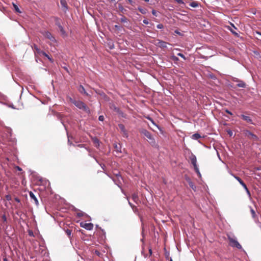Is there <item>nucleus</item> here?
Returning a JSON list of instances; mask_svg holds the SVG:
<instances>
[{
	"instance_id": "nucleus-1",
	"label": "nucleus",
	"mask_w": 261,
	"mask_h": 261,
	"mask_svg": "<svg viewBox=\"0 0 261 261\" xmlns=\"http://www.w3.org/2000/svg\"><path fill=\"white\" fill-rule=\"evenodd\" d=\"M70 101L74 105L75 107L81 110H84L88 114H90L91 111L90 109L87 105L81 100H76L70 98Z\"/></svg>"
},
{
	"instance_id": "nucleus-2",
	"label": "nucleus",
	"mask_w": 261,
	"mask_h": 261,
	"mask_svg": "<svg viewBox=\"0 0 261 261\" xmlns=\"http://www.w3.org/2000/svg\"><path fill=\"white\" fill-rule=\"evenodd\" d=\"M140 133L143 135L147 138L149 140V143L152 145H154L155 144V141L151 134L145 129H142L140 130Z\"/></svg>"
},
{
	"instance_id": "nucleus-3",
	"label": "nucleus",
	"mask_w": 261,
	"mask_h": 261,
	"mask_svg": "<svg viewBox=\"0 0 261 261\" xmlns=\"http://www.w3.org/2000/svg\"><path fill=\"white\" fill-rule=\"evenodd\" d=\"M228 239L229 241V245L232 247H236L238 249H242V246L238 242L235 237H231L230 236H228Z\"/></svg>"
},
{
	"instance_id": "nucleus-4",
	"label": "nucleus",
	"mask_w": 261,
	"mask_h": 261,
	"mask_svg": "<svg viewBox=\"0 0 261 261\" xmlns=\"http://www.w3.org/2000/svg\"><path fill=\"white\" fill-rule=\"evenodd\" d=\"M230 174L234 177V178L235 179H236L239 182V183L242 185V187H243L244 189L245 190V191H246V193H247V194L250 196V192L249 191V190H248V189L247 188V186L246 185V184L244 182V181L241 179V178L240 177H239V176H237L236 175H235L234 174H233L232 173H231Z\"/></svg>"
},
{
	"instance_id": "nucleus-5",
	"label": "nucleus",
	"mask_w": 261,
	"mask_h": 261,
	"mask_svg": "<svg viewBox=\"0 0 261 261\" xmlns=\"http://www.w3.org/2000/svg\"><path fill=\"white\" fill-rule=\"evenodd\" d=\"M244 134L249 139L252 140L254 141H257L259 140V138L256 135H254L248 130H245Z\"/></svg>"
},
{
	"instance_id": "nucleus-6",
	"label": "nucleus",
	"mask_w": 261,
	"mask_h": 261,
	"mask_svg": "<svg viewBox=\"0 0 261 261\" xmlns=\"http://www.w3.org/2000/svg\"><path fill=\"white\" fill-rule=\"evenodd\" d=\"M230 80L234 82L238 83L237 86L239 88H246V83L243 81L242 80H241L236 77L231 76Z\"/></svg>"
},
{
	"instance_id": "nucleus-7",
	"label": "nucleus",
	"mask_w": 261,
	"mask_h": 261,
	"mask_svg": "<svg viewBox=\"0 0 261 261\" xmlns=\"http://www.w3.org/2000/svg\"><path fill=\"white\" fill-rule=\"evenodd\" d=\"M40 33L43 35L45 38L48 39L52 42H56L55 38L52 35V34L47 31H41Z\"/></svg>"
},
{
	"instance_id": "nucleus-8",
	"label": "nucleus",
	"mask_w": 261,
	"mask_h": 261,
	"mask_svg": "<svg viewBox=\"0 0 261 261\" xmlns=\"http://www.w3.org/2000/svg\"><path fill=\"white\" fill-rule=\"evenodd\" d=\"M240 118L242 119L244 121L251 124H254L252 119L250 118V117L248 116L245 115L244 114H241L239 116H238Z\"/></svg>"
},
{
	"instance_id": "nucleus-9",
	"label": "nucleus",
	"mask_w": 261,
	"mask_h": 261,
	"mask_svg": "<svg viewBox=\"0 0 261 261\" xmlns=\"http://www.w3.org/2000/svg\"><path fill=\"white\" fill-rule=\"evenodd\" d=\"M189 158L190 160H191V164L193 165L194 167V169L196 168V167H198V166L197 165V159L196 156L192 153Z\"/></svg>"
},
{
	"instance_id": "nucleus-10",
	"label": "nucleus",
	"mask_w": 261,
	"mask_h": 261,
	"mask_svg": "<svg viewBox=\"0 0 261 261\" xmlns=\"http://www.w3.org/2000/svg\"><path fill=\"white\" fill-rule=\"evenodd\" d=\"M60 1L62 7V9L63 11L66 13L68 9L66 0H60Z\"/></svg>"
},
{
	"instance_id": "nucleus-11",
	"label": "nucleus",
	"mask_w": 261,
	"mask_h": 261,
	"mask_svg": "<svg viewBox=\"0 0 261 261\" xmlns=\"http://www.w3.org/2000/svg\"><path fill=\"white\" fill-rule=\"evenodd\" d=\"M230 24L233 28L228 26V27H227L228 30H229L231 32V33L233 35H234L235 36L239 37V34L234 31V30H237V28L235 27V25H234L233 23H230Z\"/></svg>"
},
{
	"instance_id": "nucleus-12",
	"label": "nucleus",
	"mask_w": 261,
	"mask_h": 261,
	"mask_svg": "<svg viewBox=\"0 0 261 261\" xmlns=\"http://www.w3.org/2000/svg\"><path fill=\"white\" fill-rule=\"evenodd\" d=\"M81 226L84 228L85 229L88 230H91L93 229V225L92 223H81Z\"/></svg>"
},
{
	"instance_id": "nucleus-13",
	"label": "nucleus",
	"mask_w": 261,
	"mask_h": 261,
	"mask_svg": "<svg viewBox=\"0 0 261 261\" xmlns=\"http://www.w3.org/2000/svg\"><path fill=\"white\" fill-rule=\"evenodd\" d=\"M167 44L168 43L164 41L158 40V42L155 45L159 47L165 48L167 47Z\"/></svg>"
},
{
	"instance_id": "nucleus-14",
	"label": "nucleus",
	"mask_w": 261,
	"mask_h": 261,
	"mask_svg": "<svg viewBox=\"0 0 261 261\" xmlns=\"http://www.w3.org/2000/svg\"><path fill=\"white\" fill-rule=\"evenodd\" d=\"M78 91L82 94L86 95L87 96L89 95V94L86 92L85 88L82 85H80L78 88Z\"/></svg>"
},
{
	"instance_id": "nucleus-15",
	"label": "nucleus",
	"mask_w": 261,
	"mask_h": 261,
	"mask_svg": "<svg viewBox=\"0 0 261 261\" xmlns=\"http://www.w3.org/2000/svg\"><path fill=\"white\" fill-rule=\"evenodd\" d=\"M29 194H30V196L31 199L32 200H33L34 202H35V203L37 205H38L39 204V202H38V200L37 197L34 195V194L32 192H30Z\"/></svg>"
},
{
	"instance_id": "nucleus-16",
	"label": "nucleus",
	"mask_w": 261,
	"mask_h": 261,
	"mask_svg": "<svg viewBox=\"0 0 261 261\" xmlns=\"http://www.w3.org/2000/svg\"><path fill=\"white\" fill-rule=\"evenodd\" d=\"M114 148L117 153H121V145L120 144H115Z\"/></svg>"
},
{
	"instance_id": "nucleus-17",
	"label": "nucleus",
	"mask_w": 261,
	"mask_h": 261,
	"mask_svg": "<svg viewBox=\"0 0 261 261\" xmlns=\"http://www.w3.org/2000/svg\"><path fill=\"white\" fill-rule=\"evenodd\" d=\"M201 138V135L198 133H195L192 135L191 138L193 140H198V139Z\"/></svg>"
},
{
	"instance_id": "nucleus-18",
	"label": "nucleus",
	"mask_w": 261,
	"mask_h": 261,
	"mask_svg": "<svg viewBox=\"0 0 261 261\" xmlns=\"http://www.w3.org/2000/svg\"><path fill=\"white\" fill-rule=\"evenodd\" d=\"M138 10L139 11L140 13L143 14H146L147 12V10L145 8H142L141 7H139L138 8Z\"/></svg>"
},
{
	"instance_id": "nucleus-19",
	"label": "nucleus",
	"mask_w": 261,
	"mask_h": 261,
	"mask_svg": "<svg viewBox=\"0 0 261 261\" xmlns=\"http://www.w3.org/2000/svg\"><path fill=\"white\" fill-rule=\"evenodd\" d=\"M12 5H13V8H14L15 11L16 12L19 13H20L21 12V11L20 10L19 8H18V6L16 4H15L14 3H13Z\"/></svg>"
},
{
	"instance_id": "nucleus-20",
	"label": "nucleus",
	"mask_w": 261,
	"mask_h": 261,
	"mask_svg": "<svg viewBox=\"0 0 261 261\" xmlns=\"http://www.w3.org/2000/svg\"><path fill=\"white\" fill-rule=\"evenodd\" d=\"M55 24L58 27L62 25L60 23V19L59 18L56 17H55Z\"/></svg>"
},
{
	"instance_id": "nucleus-21",
	"label": "nucleus",
	"mask_w": 261,
	"mask_h": 261,
	"mask_svg": "<svg viewBox=\"0 0 261 261\" xmlns=\"http://www.w3.org/2000/svg\"><path fill=\"white\" fill-rule=\"evenodd\" d=\"M58 28L59 29L60 32L63 35H64V36L67 35L66 31H65L64 28L62 25L59 26V27H58Z\"/></svg>"
},
{
	"instance_id": "nucleus-22",
	"label": "nucleus",
	"mask_w": 261,
	"mask_h": 261,
	"mask_svg": "<svg viewBox=\"0 0 261 261\" xmlns=\"http://www.w3.org/2000/svg\"><path fill=\"white\" fill-rule=\"evenodd\" d=\"M41 54H42L43 56H44L45 57H46L51 62H53V59L45 51H42L41 52Z\"/></svg>"
},
{
	"instance_id": "nucleus-23",
	"label": "nucleus",
	"mask_w": 261,
	"mask_h": 261,
	"mask_svg": "<svg viewBox=\"0 0 261 261\" xmlns=\"http://www.w3.org/2000/svg\"><path fill=\"white\" fill-rule=\"evenodd\" d=\"M118 126H119V128H120L121 133H123V132H125V130H126L125 129V126L123 124H121V123L119 124Z\"/></svg>"
},
{
	"instance_id": "nucleus-24",
	"label": "nucleus",
	"mask_w": 261,
	"mask_h": 261,
	"mask_svg": "<svg viewBox=\"0 0 261 261\" xmlns=\"http://www.w3.org/2000/svg\"><path fill=\"white\" fill-rule=\"evenodd\" d=\"M190 187L193 189L194 191H196V186L194 184V183L192 182V181H189V184Z\"/></svg>"
},
{
	"instance_id": "nucleus-25",
	"label": "nucleus",
	"mask_w": 261,
	"mask_h": 261,
	"mask_svg": "<svg viewBox=\"0 0 261 261\" xmlns=\"http://www.w3.org/2000/svg\"><path fill=\"white\" fill-rule=\"evenodd\" d=\"M39 54H41V52L42 51V50H41L37 46V45L35 44H34L33 45V46L32 47Z\"/></svg>"
},
{
	"instance_id": "nucleus-26",
	"label": "nucleus",
	"mask_w": 261,
	"mask_h": 261,
	"mask_svg": "<svg viewBox=\"0 0 261 261\" xmlns=\"http://www.w3.org/2000/svg\"><path fill=\"white\" fill-rule=\"evenodd\" d=\"M118 9H119V10L121 12H122V13H125V12L126 11V10H125V9L123 8V7L121 5H120V4H119V5H118Z\"/></svg>"
},
{
	"instance_id": "nucleus-27",
	"label": "nucleus",
	"mask_w": 261,
	"mask_h": 261,
	"mask_svg": "<svg viewBox=\"0 0 261 261\" xmlns=\"http://www.w3.org/2000/svg\"><path fill=\"white\" fill-rule=\"evenodd\" d=\"M250 212L252 215V217L253 218H255L256 216L255 211L250 206Z\"/></svg>"
},
{
	"instance_id": "nucleus-28",
	"label": "nucleus",
	"mask_w": 261,
	"mask_h": 261,
	"mask_svg": "<svg viewBox=\"0 0 261 261\" xmlns=\"http://www.w3.org/2000/svg\"><path fill=\"white\" fill-rule=\"evenodd\" d=\"M114 28L116 29H117V30L120 31H121L124 30L122 26H121L120 25H118V24L115 25Z\"/></svg>"
},
{
	"instance_id": "nucleus-29",
	"label": "nucleus",
	"mask_w": 261,
	"mask_h": 261,
	"mask_svg": "<svg viewBox=\"0 0 261 261\" xmlns=\"http://www.w3.org/2000/svg\"><path fill=\"white\" fill-rule=\"evenodd\" d=\"M254 35L255 36L256 35H258V36H259L260 37H261V32L258 31H255L254 33ZM258 40H260L261 41V38H258L257 37H255Z\"/></svg>"
},
{
	"instance_id": "nucleus-30",
	"label": "nucleus",
	"mask_w": 261,
	"mask_h": 261,
	"mask_svg": "<svg viewBox=\"0 0 261 261\" xmlns=\"http://www.w3.org/2000/svg\"><path fill=\"white\" fill-rule=\"evenodd\" d=\"M71 232H72V230L70 229H67L66 230H65V233L69 237V238L70 239L71 238Z\"/></svg>"
},
{
	"instance_id": "nucleus-31",
	"label": "nucleus",
	"mask_w": 261,
	"mask_h": 261,
	"mask_svg": "<svg viewBox=\"0 0 261 261\" xmlns=\"http://www.w3.org/2000/svg\"><path fill=\"white\" fill-rule=\"evenodd\" d=\"M120 21L122 23L127 22L128 19L124 16H122L120 18Z\"/></svg>"
},
{
	"instance_id": "nucleus-32",
	"label": "nucleus",
	"mask_w": 261,
	"mask_h": 261,
	"mask_svg": "<svg viewBox=\"0 0 261 261\" xmlns=\"http://www.w3.org/2000/svg\"><path fill=\"white\" fill-rule=\"evenodd\" d=\"M189 5L193 8H196L198 6V3L196 2H192Z\"/></svg>"
},
{
	"instance_id": "nucleus-33",
	"label": "nucleus",
	"mask_w": 261,
	"mask_h": 261,
	"mask_svg": "<svg viewBox=\"0 0 261 261\" xmlns=\"http://www.w3.org/2000/svg\"><path fill=\"white\" fill-rule=\"evenodd\" d=\"M132 199L135 202H136V201L138 199V195L136 193H134L132 195Z\"/></svg>"
},
{
	"instance_id": "nucleus-34",
	"label": "nucleus",
	"mask_w": 261,
	"mask_h": 261,
	"mask_svg": "<svg viewBox=\"0 0 261 261\" xmlns=\"http://www.w3.org/2000/svg\"><path fill=\"white\" fill-rule=\"evenodd\" d=\"M86 149H87V150L89 152H90V150L89 149H88V148H86ZM89 155L90 156H91V157L93 158L95 160V161L97 163H98V160L96 159V158L94 155H92L90 153H89Z\"/></svg>"
},
{
	"instance_id": "nucleus-35",
	"label": "nucleus",
	"mask_w": 261,
	"mask_h": 261,
	"mask_svg": "<svg viewBox=\"0 0 261 261\" xmlns=\"http://www.w3.org/2000/svg\"><path fill=\"white\" fill-rule=\"evenodd\" d=\"M171 59L173 61H175V62H177L178 61H179V59L178 57H177L176 56H175V55H172L171 56Z\"/></svg>"
},
{
	"instance_id": "nucleus-36",
	"label": "nucleus",
	"mask_w": 261,
	"mask_h": 261,
	"mask_svg": "<svg viewBox=\"0 0 261 261\" xmlns=\"http://www.w3.org/2000/svg\"><path fill=\"white\" fill-rule=\"evenodd\" d=\"M194 170L196 172V173L197 174V175H198V176L199 177H201V173L199 171V168L198 167H196V168L194 169Z\"/></svg>"
},
{
	"instance_id": "nucleus-37",
	"label": "nucleus",
	"mask_w": 261,
	"mask_h": 261,
	"mask_svg": "<svg viewBox=\"0 0 261 261\" xmlns=\"http://www.w3.org/2000/svg\"><path fill=\"white\" fill-rule=\"evenodd\" d=\"M95 91H96L97 93L100 94L101 96H106L105 94L103 92H102V91H101V90H95Z\"/></svg>"
},
{
	"instance_id": "nucleus-38",
	"label": "nucleus",
	"mask_w": 261,
	"mask_h": 261,
	"mask_svg": "<svg viewBox=\"0 0 261 261\" xmlns=\"http://www.w3.org/2000/svg\"><path fill=\"white\" fill-rule=\"evenodd\" d=\"M93 141L94 143H95V144H96L97 145V146L99 145V140L97 138H94L93 139Z\"/></svg>"
},
{
	"instance_id": "nucleus-39",
	"label": "nucleus",
	"mask_w": 261,
	"mask_h": 261,
	"mask_svg": "<svg viewBox=\"0 0 261 261\" xmlns=\"http://www.w3.org/2000/svg\"><path fill=\"white\" fill-rule=\"evenodd\" d=\"M177 55L178 56L180 57L181 58H182L184 60H186L187 59V58H186V57L185 56V55H184V54H181V53H178V54H177Z\"/></svg>"
},
{
	"instance_id": "nucleus-40",
	"label": "nucleus",
	"mask_w": 261,
	"mask_h": 261,
	"mask_svg": "<svg viewBox=\"0 0 261 261\" xmlns=\"http://www.w3.org/2000/svg\"><path fill=\"white\" fill-rule=\"evenodd\" d=\"M122 133L123 136L124 137H125V138H128V133H127V130H125V132H123V133Z\"/></svg>"
},
{
	"instance_id": "nucleus-41",
	"label": "nucleus",
	"mask_w": 261,
	"mask_h": 261,
	"mask_svg": "<svg viewBox=\"0 0 261 261\" xmlns=\"http://www.w3.org/2000/svg\"><path fill=\"white\" fill-rule=\"evenodd\" d=\"M156 28L159 29H162L164 28V25L163 24L160 23L157 25Z\"/></svg>"
},
{
	"instance_id": "nucleus-42",
	"label": "nucleus",
	"mask_w": 261,
	"mask_h": 261,
	"mask_svg": "<svg viewBox=\"0 0 261 261\" xmlns=\"http://www.w3.org/2000/svg\"><path fill=\"white\" fill-rule=\"evenodd\" d=\"M5 198L8 201H10L12 199L11 196L10 195H6Z\"/></svg>"
},
{
	"instance_id": "nucleus-43",
	"label": "nucleus",
	"mask_w": 261,
	"mask_h": 261,
	"mask_svg": "<svg viewBox=\"0 0 261 261\" xmlns=\"http://www.w3.org/2000/svg\"><path fill=\"white\" fill-rule=\"evenodd\" d=\"M175 2H177L178 4H185L183 0H174Z\"/></svg>"
},
{
	"instance_id": "nucleus-44",
	"label": "nucleus",
	"mask_w": 261,
	"mask_h": 261,
	"mask_svg": "<svg viewBox=\"0 0 261 261\" xmlns=\"http://www.w3.org/2000/svg\"><path fill=\"white\" fill-rule=\"evenodd\" d=\"M29 235L31 237H34V233L32 230H29L28 231Z\"/></svg>"
},
{
	"instance_id": "nucleus-45",
	"label": "nucleus",
	"mask_w": 261,
	"mask_h": 261,
	"mask_svg": "<svg viewBox=\"0 0 261 261\" xmlns=\"http://www.w3.org/2000/svg\"><path fill=\"white\" fill-rule=\"evenodd\" d=\"M98 120L100 121H103L104 120V117L102 115H100L98 117Z\"/></svg>"
},
{
	"instance_id": "nucleus-46",
	"label": "nucleus",
	"mask_w": 261,
	"mask_h": 261,
	"mask_svg": "<svg viewBox=\"0 0 261 261\" xmlns=\"http://www.w3.org/2000/svg\"><path fill=\"white\" fill-rule=\"evenodd\" d=\"M2 219L4 222H7V217L5 214L2 216Z\"/></svg>"
},
{
	"instance_id": "nucleus-47",
	"label": "nucleus",
	"mask_w": 261,
	"mask_h": 261,
	"mask_svg": "<svg viewBox=\"0 0 261 261\" xmlns=\"http://www.w3.org/2000/svg\"><path fill=\"white\" fill-rule=\"evenodd\" d=\"M151 13L153 15H154L155 16H157V12L155 10L153 9L151 11Z\"/></svg>"
},
{
	"instance_id": "nucleus-48",
	"label": "nucleus",
	"mask_w": 261,
	"mask_h": 261,
	"mask_svg": "<svg viewBox=\"0 0 261 261\" xmlns=\"http://www.w3.org/2000/svg\"><path fill=\"white\" fill-rule=\"evenodd\" d=\"M174 33L178 35L182 36V34L177 30H175Z\"/></svg>"
},
{
	"instance_id": "nucleus-49",
	"label": "nucleus",
	"mask_w": 261,
	"mask_h": 261,
	"mask_svg": "<svg viewBox=\"0 0 261 261\" xmlns=\"http://www.w3.org/2000/svg\"><path fill=\"white\" fill-rule=\"evenodd\" d=\"M225 112L230 115H232V113L228 109H225Z\"/></svg>"
},
{
	"instance_id": "nucleus-50",
	"label": "nucleus",
	"mask_w": 261,
	"mask_h": 261,
	"mask_svg": "<svg viewBox=\"0 0 261 261\" xmlns=\"http://www.w3.org/2000/svg\"><path fill=\"white\" fill-rule=\"evenodd\" d=\"M143 23H144L145 24H149L148 20L147 19H144L143 20Z\"/></svg>"
},
{
	"instance_id": "nucleus-51",
	"label": "nucleus",
	"mask_w": 261,
	"mask_h": 261,
	"mask_svg": "<svg viewBox=\"0 0 261 261\" xmlns=\"http://www.w3.org/2000/svg\"><path fill=\"white\" fill-rule=\"evenodd\" d=\"M129 3L132 5V6H134V4H135V2L133 1V0H127Z\"/></svg>"
},
{
	"instance_id": "nucleus-52",
	"label": "nucleus",
	"mask_w": 261,
	"mask_h": 261,
	"mask_svg": "<svg viewBox=\"0 0 261 261\" xmlns=\"http://www.w3.org/2000/svg\"><path fill=\"white\" fill-rule=\"evenodd\" d=\"M227 133L230 136H231L233 134L232 132L230 129L227 130Z\"/></svg>"
},
{
	"instance_id": "nucleus-53",
	"label": "nucleus",
	"mask_w": 261,
	"mask_h": 261,
	"mask_svg": "<svg viewBox=\"0 0 261 261\" xmlns=\"http://www.w3.org/2000/svg\"><path fill=\"white\" fill-rule=\"evenodd\" d=\"M16 214L21 218V215H22V213L21 212H16Z\"/></svg>"
},
{
	"instance_id": "nucleus-54",
	"label": "nucleus",
	"mask_w": 261,
	"mask_h": 261,
	"mask_svg": "<svg viewBox=\"0 0 261 261\" xmlns=\"http://www.w3.org/2000/svg\"><path fill=\"white\" fill-rule=\"evenodd\" d=\"M148 119L149 120H150L151 121V122L152 123V124H153L154 125H155V126H156L158 127V126L155 124V123H154V122L153 121V119H151V118H148Z\"/></svg>"
},
{
	"instance_id": "nucleus-55",
	"label": "nucleus",
	"mask_w": 261,
	"mask_h": 261,
	"mask_svg": "<svg viewBox=\"0 0 261 261\" xmlns=\"http://www.w3.org/2000/svg\"><path fill=\"white\" fill-rule=\"evenodd\" d=\"M186 181L188 182V184H189V181H190H190H191V179H190L189 177H186Z\"/></svg>"
},
{
	"instance_id": "nucleus-56",
	"label": "nucleus",
	"mask_w": 261,
	"mask_h": 261,
	"mask_svg": "<svg viewBox=\"0 0 261 261\" xmlns=\"http://www.w3.org/2000/svg\"><path fill=\"white\" fill-rule=\"evenodd\" d=\"M77 215L79 217H82L83 215V212L79 213H77Z\"/></svg>"
},
{
	"instance_id": "nucleus-57",
	"label": "nucleus",
	"mask_w": 261,
	"mask_h": 261,
	"mask_svg": "<svg viewBox=\"0 0 261 261\" xmlns=\"http://www.w3.org/2000/svg\"><path fill=\"white\" fill-rule=\"evenodd\" d=\"M16 168L17 169V170L18 171H21V170H22V169H21L20 167H19V166H16Z\"/></svg>"
},
{
	"instance_id": "nucleus-58",
	"label": "nucleus",
	"mask_w": 261,
	"mask_h": 261,
	"mask_svg": "<svg viewBox=\"0 0 261 261\" xmlns=\"http://www.w3.org/2000/svg\"><path fill=\"white\" fill-rule=\"evenodd\" d=\"M114 110L115 111H116V112H117L118 113H119V109L117 108V107H115L114 108Z\"/></svg>"
},
{
	"instance_id": "nucleus-59",
	"label": "nucleus",
	"mask_w": 261,
	"mask_h": 261,
	"mask_svg": "<svg viewBox=\"0 0 261 261\" xmlns=\"http://www.w3.org/2000/svg\"><path fill=\"white\" fill-rule=\"evenodd\" d=\"M68 143L69 145H71L72 144V143L69 140V136H68Z\"/></svg>"
},
{
	"instance_id": "nucleus-60",
	"label": "nucleus",
	"mask_w": 261,
	"mask_h": 261,
	"mask_svg": "<svg viewBox=\"0 0 261 261\" xmlns=\"http://www.w3.org/2000/svg\"><path fill=\"white\" fill-rule=\"evenodd\" d=\"M15 200L16 202H20V200H19V199L18 198H17V197L15 198Z\"/></svg>"
},
{
	"instance_id": "nucleus-61",
	"label": "nucleus",
	"mask_w": 261,
	"mask_h": 261,
	"mask_svg": "<svg viewBox=\"0 0 261 261\" xmlns=\"http://www.w3.org/2000/svg\"><path fill=\"white\" fill-rule=\"evenodd\" d=\"M210 77L214 80L216 79V76L214 75H210Z\"/></svg>"
},
{
	"instance_id": "nucleus-62",
	"label": "nucleus",
	"mask_w": 261,
	"mask_h": 261,
	"mask_svg": "<svg viewBox=\"0 0 261 261\" xmlns=\"http://www.w3.org/2000/svg\"><path fill=\"white\" fill-rule=\"evenodd\" d=\"M217 156H218V158H219V159L220 160H221L220 155V154H219V152L218 151L217 152Z\"/></svg>"
},
{
	"instance_id": "nucleus-63",
	"label": "nucleus",
	"mask_w": 261,
	"mask_h": 261,
	"mask_svg": "<svg viewBox=\"0 0 261 261\" xmlns=\"http://www.w3.org/2000/svg\"><path fill=\"white\" fill-rule=\"evenodd\" d=\"M114 48V45L113 44L110 46V48L111 49H113Z\"/></svg>"
},
{
	"instance_id": "nucleus-64",
	"label": "nucleus",
	"mask_w": 261,
	"mask_h": 261,
	"mask_svg": "<svg viewBox=\"0 0 261 261\" xmlns=\"http://www.w3.org/2000/svg\"><path fill=\"white\" fill-rule=\"evenodd\" d=\"M79 146L80 147H85V145L84 144H80V145H79Z\"/></svg>"
}]
</instances>
